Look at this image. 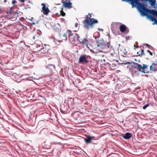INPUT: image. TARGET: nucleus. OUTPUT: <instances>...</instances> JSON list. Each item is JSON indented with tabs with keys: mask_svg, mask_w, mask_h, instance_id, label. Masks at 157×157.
Wrapping results in <instances>:
<instances>
[{
	"mask_svg": "<svg viewBox=\"0 0 157 157\" xmlns=\"http://www.w3.org/2000/svg\"><path fill=\"white\" fill-rule=\"evenodd\" d=\"M69 40L72 42H73L75 40V38L77 39L78 40V39L80 38V36L78 35L76 33L70 34L69 33Z\"/></svg>",
	"mask_w": 157,
	"mask_h": 157,
	"instance_id": "6e6552de",
	"label": "nucleus"
},
{
	"mask_svg": "<svg viewBox=\"0 0 157 157\" xmlns=\"http://www.w3.org/2000/svg\"><path fill=\"white\" fill-rule=\"evenodd\" d=\"M132 66L134 68L136 69L137 68V69H139V70L140 71V68H141L140 64L137 63L133 62Z\"/></svg>",
	"mask_w": 157,
	"mask_h": 157,
	"instance_id": "f3484780",
	"label": "nucleus"
},
{
	"mask_svg": "<svg viewBox=\"0 0 157 157\" xmlns=\"http://www.w3.org/2000/svg\"><path fill=\"white\" fill-rule=\"evenodd\" d=\"M19 1H20V2H25V0H19Z\"/></svg>",
	"mask_w": 157,
	"mask_h": 157,
	"instance_id": "c756f323",
	"label": "nucleus"
},
{
	"mask_svg": "<svg viewBox=\"0 0 157 157\" xmlns=\"http://www.w3.org/2000/svg\"><path fill=\"white\" fill-rule=\"evenodd\" d=\"M122 1H125L130 2L131 4L132 8L136 7L138 10L141 15L145 16L147 13L149 14L152 15L154 17L156 16L157 17V11L154 10H150L147 8L144 3L140 2H147L148 0H122Z\"/></svg>",
	"mask_w": 157,
	"mask_h": 157,
	"instance_id": "f257e3e1",
	"label": "nucleus"
},
{
	"mask_svg": "<svg viewBox=\"0 0 157 157\" xmlns=\"http://www.w3.org/2000/svg\"><path fill=\"white\" fill-rule=\"evenodd\" d=\"M132 136V134L129 132L126 133L124 135L123 138L125 139H130Z\"/></svg>",
	"mask_w": 157,
	"mask_h": 157,
	"instance_id": "dca6fc26",
	"label": "nucleus"
},
{
	"mask_svg": "<svg viewBox=\"0 0 157 157\" xmlns=\"http://www.w3.org/2000/svg\"><path fill=\"white\" fill-rule=\"evenodd\" d=\"M31 3V2L29 1L28 2H25V4H22L21 6H20L19 7H17V9H16L8 13L9 17L10 18H15L18 16V14L20 13H22V11L24 9L22 7L24 5L26 6V7H25V9H26V8H30V5Z\"/></svg>",
	"mask_w": 157,
	"mask_h": 157,
	"instance_id": "f03ea898",
	"label": "nucleus"
},
{
	"mask_svg": "<svg viewBox=\"0 0 157 157\" xmlns=\"http://www.w3.org/2000/svg\"><path fill=\"white\" fill-rule=\"evenodd\" d=\"M50 48L49 45L44 44L42 49L41 50L40 56L42 57H50L54 53L53 50L50 49Z\"/></svg>",
	"mask_w": 157,
	"mask_h": 157,
	"instance_id": "20e7f679",
	"label": "nucleus"
},
{
	"mask_svg": "<svg viewBox=\"0 0 157 157\" xmlns=\"http://www.w3.org/2000/svg\"><path fill=\"white\" fill-rule=\"evenodd\" d=\"M84 140L86 143H91L92 138L90 136L87 137V138H85Z\"/></svg>",
	"mask_w": 157,
	"mask_h": 157,
	"instance_id": "aec40b11",
	"label": "nucleus"
},
{
	"mask_svg": "<svg viewBox=\"0 0 157 157\" xmlns=\"http://www.w3.org/2000/svg\"><path fill=\"white\" fill-rule=\"evenodd\" d=\"M54 29L55 31H56V32H58L59 30V29L58 28H54Z\"/></svg>",
	"mask_w": 157,
	"mask_h": 157,
	"instance_id": "393cba45",
	"label": "nucleus"
},
{
	"mask_svg": "<svg viewBox=\"0 0 157 157\" xmlns=\"http://www.w3.org/2000/svg\"><path fill=\"white\" fill-rule=\"evenodd\" d=\"M151 6L153 7H155V5L156 3V0H148Z\"/></svg>",
	"mask_w": 157,
	"mask_h": 157,
	"instance_id": "a211bd4d",
	"label": "nucleus"
},
{
	"mask_svg": "<svg viewBox=\"0 0 157 157\" xmlns=\"http://www.w3.org/2000/svg\"><path fill=\"white\" fill-rule=\"evenodd\" d=\"M78 23H76L75 24V27H77L78 26Z\"/></svg>",
	"mask_w": 157,
	"mask_h": 157,
	"instance_id": "c85d7f7f",
	"label": "nucleus"
},
{
	"mask_svg": "<svg viewBox=\"0 0 157 157\" xmlns=\"http://www.w3.org/2000/svg\"><path fill=\"white\" fill-rule=\"evenodd\" d=\"M144 45H146L149 48L150 47V46H151V45H149V44H144Z\"/></svg>",
	"mask_w": 157,
	"mask_h": 157,
	"instance_id": "a878e982",
	"label": "nucleus"
},
{
	"mask_svg": "<svg viewBox=\"0 0 157 157\" xmlns=\"http://www.w3.org/2000/svg\"><path fill=\"white\" fill-rule=\"evenodd\" d=\"M140 67L141 68H140V71L144 73H145L146 72L145 71L144 69L147 68L148 67V66L145 64H143V66L140 64Z\"/></svg>",
	"mask_w": 157,
	"mask_h": 157,
	"instance_id": "4468645a",
	"label": "nucleus"
},
{
	"mask_svg": "<svg viewBox=\"0 0 157 157\" xmlns=\"http://www.w3.org/2000/svg\"><path fill=\"white\" fill-rule=\"evenodd\" d=\"M4 1H5V2H6V0H5Z\"/></svg>",
	"mask_w": 157,
	"mask_h": 157,
	"instance_id": "c9c22d12",
	"label": "nucleus"
},
{
	"mask_svg": "<svg viewBox=\"0 0 157 157\" xmlns=\"http://www.w3.org/2000/svg\"><path fill=\"white\" fill-rule=\"evenodd\" d=\"M110 45V42H105L103 40H98L97 41L98 46L102 49L109 48Z\"/></svg>",
	"mask_w": 157,
	"mask_h": 157,
	"instance_id": "39448f33",
	"label": "nucleus"
},
{
	"mask_svg": "<svg viewBox=\"0 0 157 157\" xmlns=\"http://www.w3.org/2000/svg\"><path fill=\"white\" fill-rule=\"evenodd\" d=\"M12 4L14 6V8L15 9H17V8L15 7V6L17 5V2L15 0H13L12 2Z\"/></svg>",
	"mask_w": 157,
	"mask_h": 157,
	"instance_id": "412c9836",
	"label": "nucleus"
},
{
	"mask_svg": "<svg viewBox=\"0 0 157 157\" xmlns=\"http://www.w3.org/2000/svg\"><path fill=\"white\" fill-rule=\"evenodd\" d=\"M59 36L61 41H63V40L66 41L67 39L66 34L65 33L62 35L60 33L59 34Z\"/></svg>",
	"mask_w": 157,
	"mask_h": 157,
	"instance_id": "ddd939ff",
	"label": "nucleus"
},
{
	"mask_svg": "<svg viewBox=\"0 0 157 157\" xmlns=\"http://www.w3.org/2000/svg\"><path fill=\"white\" fill-rule=\"evenodd\" d=\"M62 0V2L64 1H63V0Z\"/></svg>",
	"mask_w": 157,
	"mask_h": 157,
	"instance_id": "e433bc0d",
	"label": "nucleus"
},
{
	"mask_svg": "<svg viewBox=\"0 0 157 157\" xmlns=\"http://www.w3.org/2000/svg\"><path fill=\"white\" fill-rule=\"evenodd\" d=\"M157 65L155 64L154 63H152L151 65L150 66V70L151 71H154L156 70V66Z\"/></svg>",
	"mask_w": 157,
	"mask_h": 157,
	"instance_id": "2eb2a0df",
	"label": "nucleus"
},
{
	"mask_svg": "<svg viewBox=\"0 0 157 157\" xmlns=\"http://www.w3.org/2000/svg\"><path fill=\"white\" fill-rule=\"evenodd\" d=\"M78 41L80 44L85 46L86 47H88L89 44V40L86 38H81L80 37V38L78 39Z\"/></svg>",
	"mask_w": 157,
	"mask_h": 157,
	"instance_id": "0eeeda50",
	"label": "nucleus"
},
{
	"mask_svg": "<svg viewBox=\"0 0 157 157\" xmlns=\"http://www.w3.org/2000/svg\"><path fill=\"white\" fill-rule=\"evenodd\" d=\"M137 54H138V56H139L141 57L143 55H144V50L143 49H142L140 52V54H139L138 52L137 53Z\"/></svg>",
	"mask_w": 157,
	"mask_h": 157,
	"instance_id": "4be33fe9",
	"label": "nucleus"
},
{
	"mask_svg": "<svg viewBox=\"0 0 157 157\" xmlns=\"http://www.w3.org/2000/svg\"><path fill=\"white\" fill-rule=\"evenodd\" d=\"M149 104H146V105H144L143 106V109H146V108L147 107L149 106Z\"/></svg>",
	"mask_w": 157,
	"mask_h": 157,
	"instance_id": "b1692460",
	"label": "nucleus"
},
{
	"mask_svg": "<svg viewBox=\"0 0 157 157\" xmlns=\"http://www.w3.org/2000/svg\"><path fill=\"white\" fill-rule=\"evenodd\" d=\"M86 55H83L80 56L79 58V63H87L89 61L86 57Z\"/></svg>",
	"mask_w": 157,
	"mask_h": 157,
	"instance_id": "1a4fd4ad",
	"label": "nucleus"
},
{
	"mask_svg": "<svg viewBox=\"0 0 157 157\" xmlns=\"http://www.w3.org/2000/svg\"><path fill=\"white\" fill-rule=\"evenodd\" d=\"M121 23L115 22L111 25V29L113 32L115 34H117L119 33V28Z\"/></svg>",
	"mask_w": 157,
	"mask_h": 157,
	"instance_id": "423d86ee",
	"label": "nucleus"
},
{
	"mask_svg": "<svg viewBox=\"0 0 157 157\" xmlns=\"http://www.w3.org/2000/svg\"><path fill=\"white\" fill-rule=\"evenodd\" d=\"M91 14L89 13L83 21V27L87 29H89L90 28H93L94 25L98 23L97 20L94 18H91Z\"/></svg>",
	"mask_w": 157,
	"mask_h": 157,
	"instance_id": "7ed1b4c3",
	"label": "nucleus"
},
{
	"mask_svg": "<svg viewBox=\"0 0 157 157\" xmlns=\"http://www.w3.org/2000/svg\"><path fill=\"white\" fill-rule=\"evenodd\" d=\"M121 52L122 54V56H123V57H124V55H126L127 53V51L124 48H123L121 50Z\"/></svg>",
	"mask_w": 157,
	"mask_h": 157,
	"instance_id": "6ab92c4d",
	"label": "nucleus"
},
{
	"mask_svg": "<svg viewBox=\"0 0 157 157\" xmlns=\"http://www.w3.org/2000/svg\"><path fill=\"white\" fill-rule=\"evenodd\" d=\"M134 49H135V47H137V46H136L135 45H134ZM138 47H137V48H138Z\"/></svg>",
	"mask_w": 157,
	"mask_h": 157,
	"instance_id": "2f4dec72",
	"label": "nucleus"
},
{
	"mask_svg": "<svg viewBox=\"0 0 157 157\" xmlns=\"http://www.w3.org/2000/svg\"><path fill=\"white\" fill-rule=\"evenodd\" d=\"M133 71L135 73L137 72L138 71H139V69H137V70H133Z\"/></svg>",
	"mask_w": 157,
	"mask_h": 157,
	"instance_id": "cd10ccee",
	"label": "nucleus"
},
{
	"mask_svg": "<svg viewBox=\"0 0 157 157\" xmlns=\"http://www.w3.org/2000/svg\"><path fill=\"white\" fill-rule=\"evenodd\" d=\"M60 14L62 16H64L66 13L63 11V8H61V9L60 11Z\"/></svg>",
	"mask_w": 157,
	"mask_h": 157,
	"instance_id": "5701e85b",
	"label": "nucleus"
},
{
	"mask_svg": "<svg viewBox=\"0 0 157 157\" xmlns=\"http://www.w3.org/2000/svg\"><path fill=\"white\" fill-rule=\"evenodd\" d=\"M135 61H137V60H136V59H135Z\"/></svg>",
	"mask_w": 157,
	"mask_h": 157,
	"instance_id": "72a5a7b5",
	"label": "nucleus"
},
{
	"mask_svg": "<svg viewBox=\"0 0 157 157\" xmlns=\"http://www.w3.org/2000/svg\"><path fill=\"white\" fill-rule=\"evenodd\" d=\"M41 5L43 6L42 7V10L43 13L46 15H47L50 12V11L48 7H46L44 3H42Z\"/></svg>",
	"mask_w": 157,
	"mask_h": 157,
	"instance_id": "9b49d317",
	"label": "nucleus"
},
{
	"mask_svg": "<svg viewBox=\"0 0 157 157\" xmlns=\"http://www.w3.org/2000/svg\"><path fill=\"white\" fill-rule=\"evenodd\" d=\"M49 66V65H48V66H47V67H48Z\"/></svg>",
	"mask_w": 157,
	"mask_h": 157,
	"instance_id": "f704fd0d",
	"label": "nucleus"
},
{
	"mask_svg": "<svg viewBox=\"0 0 157 157\" xmlns=\"http://www.w3.org/2000/svg\"><path fill=\"white\" fill-rule=\"evenodd\" d=\"M148 14L147 13V15L146 16H147L148 18L152 21H154V22L153 23V24L155 25V24H156L157 25V20L154 17L151 15H148Z\"/></svg>",
	"mask_w": 157,
	"mask_h": 157,
	"instance_id": "f8f14e48",
	"label": "nucleus"
},
{
	"mask_svg": "<svg viewBox=\"0 0 157 157\" xmlns=\"http://www.w3.org/2000/svg\"><path fill=\"white\" fill-rule=\"evenodd\" d=\"M149 49H151L152 50H153L154 49V48L151 47V46H150V47L149 48Z\"/></svg>",
	"mask_w": 157,
	"mask_h": 157,
	"instance_id": "7c9ffc66",
	"label": "nucleus"
},
{
	"mask_svg": "<svg viewBox=\"0 0 157 157\" xmlns=\"http://www.w3.org/2000/svg\"><path fill=\"white\" fill-rule=\"evenodd\" d=\"M119 29L121 33L125 32L127 33L129 32V30L127 28L126 26L124 24H121L119 26Z\"/></svg>",
	"mask_w": 157,
	"mask_h": 157,
	"instance_id": "9d476101",
	"label": "nucleus"
},
{
	"mask_svg": "<svg viewBox=\"0 0 157 157\" xmlns=\"http://www.w3.org/2000/svg\"><path fill=\"white\" fill-rule=\"evenodd\" d=\"M147 52H148L149 53V54H150L151 56H152V55H153L152 53L151 52H150V50H147Z\"/></svg>",
	"mask_w": 157,
	"mask_h": 157,
	"instance_id": "bb28decb",
	"label": "nucleus"
},
{
	"mask_svg": "<svg viewBox=\"0 0 157 157\" xmlns=\"http://www.w3.org/2000/svg\"><path fill=\"white\" fill-rule=\"evenodd\" d=\"M68 31L69 33H70L71 34V30H70V31Z\"/></svg>",
	"mask_w": 157,
	"mask_h": 157,
	"instance_id": "473e14b6",
	"label": "nucleus"
}]
</instances>
